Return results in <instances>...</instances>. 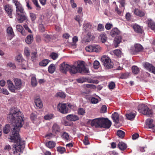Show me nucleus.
Returning <instances> with one entry per match:
<instances>
[{
    "instance_id": "f257e3e1",
    "label": "nucleus",
    "mask_w": 155,
    "mask_h": 155,
    "mask_svg": "<svg viewBox=\"0 0 155 155\" xmlns=\"http://www.w3.org/2000/svg\"><path fill=\"white\" fill-rule=\"evenodd\" d=\"M19 110L16 111L15 110L11 111L9 114V117L12 119V124L13 126V130L12 134L10 139L12 142H14L13 144V154L15 155H19V118L18 112Z\"/></svg>"
},
{
    "instance_id": "f03ea898",
    "label": "nucleus",
    "mask_w": 155,
    "mask_h": 155,
    "mask_svg": "<svg viewBox=\"0 0 155 155\" xmlns=\"http://www.w3.org/2000/svg\"><path fill=\"white\" fill-rule=\"evenodd\" d=\"M138 111L144 115L148 117H151L153 114V110L144 104L139 105L138 107Z\"/></svg>"
},
{
    "instance_id": "7ed1b4c3",
    "label": "nucleus",
    "mask_w": 155,
    "mask_h": 155,
    "mask_svg": "<svg viewBox=\"0 0 155 155\" xmlns=\"http://www.w3.org/2000/svg\"><path fill=\"white\" fill-rule=\"evenodd\" d=\"M101 60L103 64L106 68H111L113 67V63L108 57L106 55H104L101 57Z\"/></svg>"
},
{
    "instance_id": "20e7f679",
    "label": "nucleus",
    "mask_w": 155,
    "mask_h": 155,
    "mask_svg": "<svg viewBox=\"0 0 155 155\" xmlns=\"http://www.w3.org/2000/svg\"><path fill=\"white\" fill-rule=\"evenodd\" d=\"M143 47L140 44H137L134 47H131L130 50V52L132 54H135L137 52H140L143 50Z\"/></svg>"
},
{
    "instance_id": "39448f33",
    "label": "nucleus",
    "mask_w": 155,
    "mask_h": 155,
    "mask_svg": "<svg viewBox=\"0 0 155 155\" xmlns=\"http://www.w3.org/2000/svg\"><path fill=\"white\" fill-rule=\"evenodd\" d=\"M58 110L62 114H66L68 112V108L65 104H59L58 105Z\"/></svg>"
},
{
    "instance_id": "423d86ee",
    "label": "nucleus",
    "mask_w": 155,
    "mask_h": 155,
    "mask_svg": "<svg viewBox=\"0 0 155 155\" xmlns=\"http://www.w3.org/2000/svg\"><path fill=\"white\" fill-rule=\"evenodd\" d=\"M101 128L108 129L111 126L112 122L107 118H102Z\"/></svg>"
},
{
    "instance_id": "0eeeda50",
    "label": "nucleus",
    "mask_w": 155,
    "mask_h": 155,
    "mask_svg": "<svg viewBox=\"0 0 155 155\" xmlns=\"http://www.w3.org/2000/svg\"><path fill=\"white\" fill-rule=\"evenodd\" d=\"M102 118H97L93 119L91 121V125L95 128H101Z\"/></svg>"
},
{
    "instance_id": "6e6552de",
    "label": "nucleus",
    "mask_w": 155,
    "mask_h": 155,
    "mask_svg": "<svg viewBox=\"0 0 155 155\" xmlns=\"http://www.w3.org/2000/svg\"><path fill=\"white\" fill-rule=\"evenodd\" d=\"M80 62L81 61H80L77 62L76 66L74 65L70 66V68L69 70L71 74H75L77 72H80V67H79V65Z\"/></svg>"
},
{
    "instance_id": "1a4fd4ad",
    "label": "nucleus",
    "mask_w": 155,
    "mask_h": 155,
    "mask_svg": "<svg viewBox=\"0 0 155 155\" xmlns=\"http://www.w3.org/2000/svg\"><path fill=\"white\" fill-rule=\"evenodd\" d=\"M30 118L31 120L34 124L38 125L41 123V118L37 117V115L34 113H32L31 114Z\"/></svg>"
},
{
    "instance_id": "9d476101",
    "label": "nucleus",
    "mask_w": 155,
    "mask_h": 155,
    "mask_svg": "<svg viewBox=\"0 0 155 155\" xmlns=\"http://www.w3.org/2000/svg\"><path fill=\"white\" fill-rule=\"evenodd\" d=\"M143 66L144 68L149 71L155 74V67L152 64L146 62L144 63Z\"/></svg>"
},
{
    "instance_id": "9b49d317",
    "label": "nucleus",
    "mask_w": 155,
    "mask_h": 155,
    "mask_svg": "<svg viewBox=\"0 0 155 155\" xmlns=\"http://www.w3.org/2000/svg\"><path fill=\"white\" fill-rule=\"evenodd\" d=\"M70 65L66 64L65 62L62 63L60 66V70L62 73L66 74L67 71L69 70Z\"/></svg>"
},
{
    "instance_id": "f8f14e48",
    "label": "nucleus",
    "mask_w": 155,
    "mask_h": 155,
    "mask_svg": "<svg viewBox=\"0 0 155 155\" xmlns=\"http://www.w3.org/2000/svg\"><path fill=\"white\" fill-rule=\"evenodd\" d=\"M27 18L26 14L24 12V10L20 6V22H22L27 20Z\"/></svg>"
},
{
    "instance_id": "ddd939ff",
    "label": "nucleus",
    "mask_w": 155,
    "mask_h": 155,
    "mask_svg": "<svg viewBox=\"0 0 155 155\" xmlns=\"http://www.w3.org/2000/svg\"><path fill=\"white\" fill-rule=\"evenodd\" d=\"M25 119L22 113L20 112V128L23 127L25 128L27 127L28 124L25 122Z\"/></svg>"
},
{
    "instance_id": "4468645a",
    "label": "nucleus",
    "mask_w": 155,
    "mask_h": 155,
    "mask_svg": "<svg viewBox=\"0 0 155 155\" xmlns=\"http://www.w3.org/2000/svg\"><path fill=\"white\" fill-rule=\"evenodd\" d=\"M66 119L71 121H75L79 120V117L74 114H70L68 115L66 117Z\"/></svg>"
},
{
    "instance_id": "2eb2a0df",
    "label": "nucleus",
    "mask_w": 155,
    "mask_h": 155,
    "mask_svg": "<svg viewBox=\"0 0 155 155\" xmlns=\"http://www.w3.org/2000/svg\"><path fill=\"white\" fill-rule=\"evenodd\" d=\"M13 2L15 4L16 8V17L18 21L19 20V2L17 0H13Z\"/></svg>"
},
{
    "instance_id": "dca6fc26",
    "label": "nucleus",
    "mask_w": 155,
    "mask_h": 155,
    "mask_svg": "<svg viewBox=\"0 0 155 155\" xmlns=\"http://www.w3.org/2000/svg\"><path fill=\"white\" fill-rule=\"evenodd\" d=\"M61 129L59 126L56 124H54L52 127V132L53 133L57 134L60 132Z\"/></svg>"
},
{
    "instance_id": "f3484780",
    "label": "nucleus",
    "mask_w": 155,
    "mask_h": 155,
    "mask_svg": "<svg viewBox=\"0 0 155 155\" xmlns=\"http://www.w3.org/2000/svg\"><path fill=\"white\" fill-rule=\"evenodd\" d=\"M84 62L83 61H81L80 62V63L79 65V67H80V72L83 71L85 73H87L89 72L88 69L85 67L84 65Z\"/></svg>"
},
{
    "instance_id": "a211bd4d",
    "label": "nucleus",
    "mask_w": 155,
    "mask_h": 155,
    "mask_svg": "<svg viewBox=\"0 0 155 155\" xmlns=\"http://www.w3.org/2000/svg\"><path fill=\"white\" fill-rule=\"evenodd\" d=\"M112 118L113 121L116 124L118 123L119 120V117L118 114L117 113L114 112L113 113L112 115Z\"/></svg>"
},
{
    "instance_id": "6ab92c4d",
    "label": "nucleus",
    "mask_w": 155,
    "mask_h": 155,
    "mask_svg": "<svg viewBox=\"0 0 155 155\" xmlns=\"http://www.w3.org/2000/svg\"><path fill=\"white\" fill-rule=\"evenodd\" d=\"M125 5V4L124 5ZM124 6L123 7L121 6L120 4V7L121 8V10H120L118 8V7L116 6L115 8V11L118 14V15L120 16H121L123 15V12L124 11L125 8Z\"/></svg>"
},
{
    "instance_id": "aec40b11",
    "label": "nucleus",
    "mask_w": 155,
    "mask_h": 155,
    "mask_svg": "<svg viewBox=\"0 0 155 155\" xmlns=\"http://www.w3.org/2000/svg\"><path fill=\"white\" fill-rule=\"evenodd\" d=\"M134 12L135 15L140 17H143L145 15V13L144 12L137 8L134 9Z\"/></svg>"
},
{
    "instance_id": "412c9836",
    "label": "nucleus",
    "mask_w": 155,
    "mask_h": 155,
    "mask_svg": "<svg viewBox=\"0 0 155 155\" xmlns=\"http://www.w3.org/2000/svg\"><path fill=\"white\" fill-rule=\"evenodd\" d=\"M133 28L134 31L137 33H141L142 32V30L141 28L138 25L135 24L133 26Z\"/></svg>"
},
{
    "instance_id": "4be33fe9",
    "label": "nucleus",
    "mask_w": 155,
    "mask_h": 155,
    "mask_svg": "<svg viewBox=\"0 0 155 155\" xmlns=\"http://www.w3.org/2000/svg\"><path fill=\"white\" fill-rule=\"evenodd\" d=\"M11 127L9 124H6L3 127L2 131L5 134H8L11 130Z\"/></svg>"
},
{
    "instance_id": "5701e85b",
    "label": "nucleus",
    "mask_w": 155,
    "mask_h": 155,
    "mask_svg": "<svg viewBox=\"0 0 155 155\" xmlns=\"http://www.w3.org/2000/svg\"><path fill=\"white\" fill-rule=\"evenodd\" d=\"M8 87L9 90L12 92H14L15 90V87L13 84L12 82L9 80L7 81Z\"/></svg>"
},
{
    "instance_id": "b1692460",
    "label": "nucleus",
    "mask_w": 155,
    "mask_h": 155,
    "mask_svg": "<svg viewBox=\"0 0 155 155\" xmlns=\"http://www.w3.org/2000/svg\"><path fill=\"white\" fill-rule=\"evenodd\" d=\"M35 102L36 107L39 108H41L42 107V103L39 98H36L35 100Z\"/></svg>"
},
{
    "instance_id": "393cba45",
    "label": "nucleus",
    "mask_w": 155,
    "mask_h": 155,
    "mask_svg": "<svg viewBox=\"0 0 155 155\" xmlns=\"http://www.w3.org/2000/svg\"><path fill=\"white\" fill-rule=\"evenodd\" d=\"M110 33L111 35L114 37L119 34L120 31L117 28H115L112 29Z\"/></svg>"
},
{
    "instance_id": "a878e982",
    "label": "nucleus",
    "mask_w": 155,
    "mask_h": 155,
    "mask_svg": "<svg viewBox=\"0 0 155 155\" xmlns=\"http://www.w3.org/2000/svg\"><path fill=\"white\" fill-rule=\"evenodd\" d=\"M136 115L135 112H133L130 113L129 114H126V116L128 119L129 120H132L134 119Z\"/></svg>"
},
{
    "instance_id": "bb28decb",
    "label": "nucleus",
    "mask_w": 155,
    "mask_h": 155,
    "mask_svg": "<svg viewBox=\"0 0 155 155\" xmlns=\"http://www.w3.org/2000/svg\"><path fill=\"white\" fill-rule=\"evenodd\" d=\"M5 11L7 12L8 15L10 18H11V16L12 15V9L11 6L9 5H6L5 7Z\"/></svg>"
},
{
    "instance_id": "cd10ccee",
    "label": "nucleus",
    "mask_w": 155,
    "mask_h": 155,
    "mask_svg": "<svg viewBox=\"0 0 155 155\" xmlns=\"http://www.w3.org/2000/svg\"><path fill=\"white\" fill-rule=\"evenodd\" d=\"M45 145L47 147L51 149L55 146L56 143L53 141H49L46 143Z\"/></svg>"
},
{
    "instance_id": "c85d7f7f",
    "label": "nucleus",
    "mask_w": 155,
    "mask_h": 155,
    "mask_svg": "<svg viewBox=\"0 0 155 155\" xmlns=\"http://www.w3.org/2000/svg\"><path fill=\"white\" fill-rule=\"evenodd\" d=\"M119 148L121 150H124L126 149L127 146L126 144L123 142H120L118 144Z\"/></svg>"
},
{
    "instance_id": "c756f323",
    "label": "nucleus",
    "mask_w": 155,
    "mask_h": 155,
    "mask_svg": "<svg viewBox=\"0 0 155 155\" xmlns=\"http://www.w3.org/2000/svg\"><path fill=\"white\" fill-rule=\"evenodd\" d=\"M38 84L35 75H33L31 78V85L33 87H36Z\"/></svg>"
},
{
    "instance_id": "7c9ffc66",
    "label": "nucleus",
    "mask_w": 155,
    "mask_h": 155,
    "mask_svg": "<svg viewBox=\"0 0 155 155\" xmlns=\"http://www.w3.org/2000/svg\"><path fill=\"white\" fill-rule=\"evenodd\" d=\"M153 120L152 119H148L146 120V124L150 128H152L154 127V125L153 124Z\"/></svg>"
},
{
    "instance_id": "2f4dec72",
    "label": "nucleus",
    "mask_w": 155,
    "mask_h": 155,
    "mask_svg": "<svg viewBox=\"0 0 155 155\" xmlns=\"http://www.w3.org/2000/svg\"><path fill=\"white\" fill-rule=\"evenodd\" d=\"M121 40V38L120 36L116 37L114 39V46L115 47L118 46V45L120 43Z\"/></svg>"
},
{
    "instance_id": "473e14b6",
    "label": "nucleus",
    "mask_w": 155,
    "mask_h": 155,
    "mask_svg": "<svg viewBox=\"0 0 155 155\" xmlns=\"http://www.w3.org/2000/svg\"><path fill=\"white\" fill-rule=\"evenodd\" d=\"M50 62V61L48 59H44L39 63V64L41 66L45 67Z\"/></svg>"
},
{
    "instance_id": "72a5a7b5",
    "label": "nucleus",
    "mask_w": 155,
    "mask_h": 155,
    "mask_svg": "<svg viewBox=\"0 0 155 155\" xmlns=\"http://www.w3.org/2000/svg\"><path fill=\"white\" fill-rule=\"evenodd\" d=\"M101 50V48L98 45H93V52H95L96 53L99 52Z\"/></svg>"
},
{
    "instance_id": "f704fd0d",
    "label": "nucleus",
    "mask_w": 155,
    "mask_h": 155,
    "mask_svg": "<svg viewBox=\"0 0 155 155\" xmlns=\"http://www.w3.org/2000/svg\"><path fill=\"white\" fill-rule=\"evenodd\" d=\"M55 70V64H51L48 67V71L51 74L53 73Z\"/></svg>"
},
{
    "instance_id": "c9c22d12",
    "label": "nucleus",
    "mask_w": 155,
    "mask_h": 155,
    "mask_svg": "<svg viewBox=\"0 0 155 155\" xmlns=\"http://www.w3.org/2000/svg\"><path fill=\"white\" fill-rule=\"evenodd\" d=\"M33 40V36L31 35H28L25 41L28 44H31Z\"/></svg>"
},
{
    "instance_id": "e433bc0d",
    "label": "nucleus",
    "mask_w": 155,
    "mask_h": 155,
    "mask_svg": "<svg viewBox=\"0 0 155 155\" xmlns=\"http://www.w3.org/2000/svg\"><path fill=\"white\" fill-rule=\"evenodd\" d=\"M21 60V67L22 69H25L26 68L25 67L27 64V62L24 59H23L22 58L20 55V60Z\"/></svg>"
},
{
    "instance_id": "4c0bfd02",
    "label": "nucleus",
    "mask_w": 155,
    "mask_h": 155,
    "mask_svg": "<svg viewBox=\"0 0 155 155\" xmlns=\"http://www.w3.org/2000/svg\"><path fill=\"white\" fill-rule=\"evenodd\" d=\"M54 117V115L53 114L49 113L45 115L44 118L45 120H50L53 119Z\"/></svg>"
},
{
    "instance_id": "58836bf2",
    "label": "nucleus",
    "mask_w": 155,
    "mask_h": 155,
    "mask_svg": "<svg viewBox=\"0 0 155 155\" xmlns=\"http://www.w3.org/2000/svg\"><path fill=\"white\" fill-rule=\"evenodd\" d=\"M86 81L91 83L98 84L99 81L97 79H95L93 78H88L86 79Z\"/></svg>"
},
{
    "instance_id": "ea45409f",
    "label": "nucleus",
    "mask_w": 155,
    "mask_h": 155,
    "mask_svg": "<svg viewBox=\"0 0 155 155\" xmlns=\"http://www.w3.org/2000/svg\"><path fill=\"white\" fill-rule=\"evenodd\" d=\"M38 55L36 52H32L31 54V60L32 61H35L37 58Z\"/></svg>"
},
{
    "instance_id": "a19ab883",
    "label": "nucleus",
    "mask_w": 155,
    "mask_h": 155,
    "mask_svg": "<svg viewBox=\"0 0 155 155\" xmlns=\"http://www.w3.org/2000/svg\"><path fill=\"white\" fill-rule=\"evenodd\" d=\"M25 141L24 140H22L20 139V153H22L23 150L25 147Z\"/></svg>"
},
{
    "instance_id": "79ce46f5",
    "label": "nucleus",
    "mask_w": 155,
    "mask_h": 155,
    "mask_svg": "<svg viewBox=\"0 0 155 155\" xmlns=\"http://www.w3.org/2000/svg\"><path fill=\"white\" fill-rule=\"evenodd\" d=\"M61 137L65 141H68L70 140V137L68 134L66 132H64L61 136Z\"/></svg>"
},
{
    "instance_id": "37998d69",
    "label": "nucleus",
    "mask_w": 155,
    "mask_h": 155,
    "mask_svg": "<svg viewBox=\"0 0 155 155\" xmlns=\"http://www.w3.org/2000/svg\"><path fill=\"white\" fill-rule=\"evenodd\" d=\"M92 28V25L90 23H84V28L85 31H87L89 29Z\"/></svg>"
},
{
    "instance_id": "c03bdc74",
    "label": "nucleus",
    "mask_w": 155,
    "mask_h": 155,
    "mask_svg": "<svg viewBox=\"0 0 155 155\" xmlns=\"http://www.w3.org/2000/svg\"><path fill=\"white\" fill-rule=\"evenodd\" d=\"M117 135L120 137L123 138L125 135V132L121 130H118L117 131Z\"/></svg>"
},
{
    "instance_id": "a18cd8bd",
    "label": "nucleus",
    "mask_w": 155,
    "mask_h": 155,
    "mask_svg": "<svg viewBox=\"0 0 155 155\" xmlns=\"http://www.w3.org/2000/svg\"><path fill=\"white\" fill-rule=\"evenodd\" d=\"M99 39L101 40L102 43H104L107 40V37L104 34H101L98 37Z\"/></svg>"
},
{
    "instance_id": "49530a36",
    "label": "nucleus",
    "mask_w": 155,
    "mask_h": 155,
    "mask_svg": "<svg viewBox=\"0 0 155 155\" xmlns=\"http://www.w3.org/2000/svg\"><path fill=\"white\" fill-rule=\"evenodd\" d=\"M148 27L150 28L152 30L155 31V23L152 21H149L148 23Z\"/></svg>"
},
{
    "instance_id": "de8ad7c7",
    "label": "nucleus",
    "mask_w": 155,
    "mask_h": 155,
    "mask_svg": "<svg viewBox=\"0 0 155 155\" xmlns=\"http://www.w3.org/2000/svg\"><path fill=\"white\" fill-rule=\"evenodd\" d=\"M132 69L133 73L135 74H138L140 71L139 69L135 66H133L132 67Z\"/></svg>"
},
{
    "instance_id": "09e8293b",
    "label": "nucleus",
    "mask_w": 155,
    "mask_h": 155,
    "mask_svg": "<svg viewBox=\"0 0 155 155\" xmlns=\"http://www.w3.org/2000/svg\"><path fill=\"white\" fill-rule=\"evenodd\" d=\"M57 150L58 152L61 154L64 153L66 150L65 148L62 147H57Z\"/></svg>"
},
{
    "instance_id": "8fccbe9b",
    "label": "nucleus",
    "mask_w": 155,
    "mask_h": 155,
    "mask_svg": "<svg viewBox=\"0 0 155 155\" xmlns=\"http://www.w3.org/2000/svg\"><path fill=\"white\" fill-rule=\"evenodd\" d=\"M29 16L32 22L35 21L37 18L36 15L33 12H31L29 13Z\"/></svg>"
},
{
    "instance_id": "3c124183",
    "label": "nucleus",
    "mask_w": 155,
    "mask_h": 155,
    "mask_svg": "<svg viewBox=\"0 0 155 155\" xmlns=\"http://www.w3.org/2000/svg\"><path fill=\"white\" fill-rule=\"evenodd\" d=\"M24 54L27 57H28L30 55L29 48L28 47H25L24 50Z\"/></svg>"
},
{
    "instance_id": "603ef678",
    "label": "nucleus",
    "mask_w": 155,
    "mask_h": 155,
    "mask_svg": "<svg viewBox=\"0 0 155 155\" xmlns=\"http://www.w3.org/2000/svg\"><path fill=\"white\" fill-rule=\"evenodd\" d=\"M58 54L54 52L52 53L50 55V57L54 60L58 58Z\"/></svg>"
},
{
    "instance_id": "864d4df0",
    "label": "nucleus",
    "mask_w": 155,
    "mask_h": 155,
    "mask_svg": "<svg viewBox=\"0 0 155 155\" xmlns=\"http://www.w3.org/2000/svg\"><path fill=\"white\" fill-rule=\"evenodd\" d=\"M34 4L36 6L37 10H40L41 7L40 6L38 2V0H31Z\"/></svg>"
},
{
    "instance_id": "5fc2aeb1",
    "label": "nucleus",
    "mask_w": 155,
    "mask_h": 155,
    "mask_svg": "<svg viewBox=\"0 0 155 155\" xmlns=\"http://www.w3.org/2000/svg\"><path fill=\"white\" fill-rule=\"evenodd\" d=\"M16 89H18L19 88V80L18 78L14 79Z\"/></svg>"
},
{
    "instance_id": "6e6d98bb",
    "label": "nucleus",
    "mask_w": 155,
    "mask_h": 155,
    "mask_svg": "<svg viewBox=\"0 0 155 155\" xmlns=\"http://www.w3.org/2000/svg\"><path fill=\"white\" fill-rule=\"evenodd\" d=\"M54 137V135L51 133H49L46 134L45 136V137L48 139H51Z\"/></svg>"
},
{
    "instance_id": "4d7b16f0",
    "label": "nucleus",
    "mask_w": 155,
    "mask_h": 155,
    "mask_svg": "<svg viewBox=\"0 0 155 155\" xmlns=\"http://www.w3.org/2000/svg\"><path fill=\"white\" fill-rule=\"evenodd\" d=\"M44 40L46 42H48L50 41L51 36L48 34H44Z\"/></svg>"
},
{
    "instance_id": "13d9d810",
    "label": "nucleus",
    "mask_w": 155,
    "mask_h": 155,
    "mask_svg": "<svg viewBox=\"0 0 155 155\" xmlns=\"http://www.w3.org/2000/svg\"><path fill=\"white\" fill-rule=\"evenodd\" d=\"M97 29L98 31H103L104 29V26L102 24H99L98 25Z\"/></svg>"
},
{
    "instance_id": "bf43d9fd",
    "label": "nucleus",
    "mask_w": 155,
    "mask_h": 155,
    "mask_svg": "<svg viewBox=\"0 0 155 155\" xmlns=\"http://www.w3.org/2000/svg\"><path fill=\"white\" fill-rule=\"evenodd\" d=\"M78 112L79 115H83L85 113V110L83 108H80L78 109Z\"/></svg>"
},
{
    "instance_id": "052dcab7",
    "label": "nucleus",
    "mask_w": 155,
    "mask_h": 155,
    "mask_svg": "<svg viewBox=\"0 0 155 155\" xmlns=\"http://www.w3.org/2000/svg\"><path fill=\"white\" fill-rule=\"evenodd\" d=\"M93 67L95 69H98L100 66V63L99 62L97 61H95L93 64Z\"/></svg>"
},
{
    "instance_id": "680f3d73",
    "label": "nucleus",
    "mask_w": 155,
    "mask_h": 155,
    "mask_svg": "<svg viewBox=\"0 0 155 155\" xmlns=\"http://www.w3.org/2000/svg\"><path fill=\"white\" fill-rule=\"evenodd\" d=\"M93 45H91L86 46L85 48L86 51L90 52H93Z\"/></svg>"
},
{
    "instance_id": "e2e57ef3",
    "label": "nucleus",
    "mask_w": 155,
    "mask_h": 155,
    "mask_svg": "<svg viewBox=\"0 0 155 155\" xmlns=\"http://www.w3.org/2000/svg\"><path fill=\"white\" fill-rule=\"evenodd\" d=\"M7 32L8 34L11 35H14L13 30L11 27H9L7 28Z\"/></svg>"
},
{
    "instance_id": "0e129e2a",
    "label": "nucleus",
    "mask_w": 155,
    "mask_h": 155,
    "mask_svg": "<svg viewBox=\"0 0 155 155\" xmlns=\"http://www.w3.org/2000/svg\"><path fill=\"white\" fill-rule=\"evenodd\" d=\"M115 86V83L114 82L111 81L110 83L108 85L109 88L110 90L113 89L114 88Z\"/></svg>"
},
{
    "instance_id": "69168bd1",
    "label": "nucleus",
    "mask_w": 155,
    "mask_h": 155,
    "mask_svg": "<svg viewBox=\"0 0 155 155\" xmlns=\"http://www.w3.org/2000/svg\"><path fill=\"white\" fill-rule=\"evenodd\" d=\"M83 143L85 145H87L90 144L88 140V138L87 136H85L83 140Z\"/></svg>"
},
{
    "instance_id": "338daca9",
    "label": "nucleus",
    "mask_w": 155,
    "mask_h": 155,
    "mask_svg": "<svg viewBox=\"0 0 155 155\" xmlns=\"http://www.w3.org/2000/svg\"><path fill=\"white\" fill-rule=\"evenodd\" d=\"M52 5L55 8L57 5V2L56 0H51L50 1Z\"/></svg>"
},
{
    "instance_id": "774afa93",
    "label": "nucleus",
    "mask_w": 155,
    "mask_h": 155,
    "mask_svg": "<svg viewBox=\"0 0 155 155\" xmlns=\"http://www.w3.org/2000/svg\"><path fill=\"white\" fill-rule=\"evenodd\" d=\"M107 107L105 105H103L101 109V111L102 113H104L107 112Z\"/></svg>"
}]
</instances>
